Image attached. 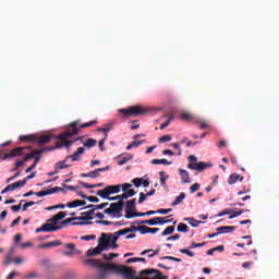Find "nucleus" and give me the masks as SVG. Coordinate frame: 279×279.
<instances>
[{
    "instance_id": "obj_1",
    "label": "nucleus",
    "mask_w": 279,
    "mask_h": 279,
    "mask_svg": "<svg viewBox=\"0 0 279 279\" xmlns=\"http://www.w3.org/2000/svg\"><path fill=\"white\" fill-rule=\"evenodd\" d=\"M84 263L86 265H89V267H94V269H97L99 272L95 276V279H108V274L112 271L113 274H120L123 276V278L126 279H151V278H143V276H151V274H155L153 279H169L167 276H162V271L158 269H144L138 272V276L136 277V270H134L130 266L125 265H117L114 263H104L100 259L95 258H88L84 259Z\"/></svg>"
},
{
    "instance_id": "obj_2",
    "label": "nucleus",
    "mask_w": 279,
    "mask_h": 279,
    "mask_svg": "<svg viewBox=\"0 0 279 279\" xmlns=\"http://www.w3.org/2000/svg\"><path fill=\"white\" fill-rule=\"evenodd\" d=\"M123 194L117 196H110L109 202H119L111 203L110 207L105 209V215L113 216L116 219H121L123 217V206H125V202L123 199H130V197H134L136 195V191L132 189V184L123 183L122 184Z\"/></svg>"
},
{
    "instance_id": "obj_3",
    "label": "nucleus",
    "mask_w": 279,
    "mask_h": 279,
    "mask_svg": "<svg viewBox=\"0 0 279 279\" xmlns=\"http://www.w3.org/2000/svg\"><path fill=\"white\" fill-rule=\"evenodd\" d=\"M77 125H80V121H74V122L70 123L66 131L61 133L60 135H57L56 138L58 141H64V138H71V137L75 136L76 134H80V130H82V129L77 128Z\"/></svg>"
},
{
    "instance_id": "obj_4",
    "label": "nucleus",
    "mask_w": 279,
    "mask_h": 279,
    "mask_svg": "<svg viewBox=\"0 0 279 279\" xmlns=\"http://www.w3.org/2000/svg\"><path fill=\"white\" fill-rule=\"evenodd\" d=\"M120 114H125V117H141L147 114V109L141 106H133L128 109H119Z\"/></svg>"
},
{
    "instance_id": "obj_5",
    "label": "nucleus",
    "mask_w": 279,
    "mask_h": 279,
    "mask_svg": "<svg viewBox=\"0 0 279 279\" xmlns=\"http://www.w3.org/2000/svg\"><path fill=\"white\" fill-rule=\"evenodd\" d=\"M189 160L191 162L187 165V169H192V171H204L211 167L210 163H206L204 161L197 162V157H195V155H190Z\"/></svg>"
},
{
    "instance_id": "obj_6",
    "label": "nucleus",
    "mask_w": 279,
    "mask_h": 279,
    "mask_svg": "<svg viewBox=\"0 0 279 279\" xmlns=\"http://www.w3.org/2000/svg\"><path fill=\"white\" fill-rule=\"evenodd\" d=\"M83 216L75 218L78 222H72V226H93V215H95V208L82 213Z\"/></svg>"
},
{
    "instance_id": "obj_7",
    "label": "nucleus",
    "mask_w": 279,
    "mask_h": 279,
    "mask_svg": "<svg viewBox=\"0 0 279 279\" xmlns=\"http://www.w3.org/2000/svg\"><path fill=\"white\" fill-rule=\"evenodd\" d=\"M24 149H32V146L28 147H17L10 150V153L4 154L1 158V160H8L10 158H19L24 155Z\"/></svg>"
},
{
    "instance_id": "obj_8",
    "label": "nucleus",
    "mask_w": 279,
    "mask_h": 279,
    "mask_svg": "<svg viewBox=\"0 0 279 279\" xmlns=\"http://www.w3.org/2000/svg\"><path fill=\"white\" fill-rule=\"evenodd\" d=\"M62 143L57 142L56 146L53 147H46V149H48V151H53V149H61V147H65V149H69L74 143H77V141H82V137H77L74 141H69L66 138L61 140Z\"/></svg>"
},
{
    "instance_id": "obj_9",
    "label": "nucleus",
    "mask_w": 279,
    "mask_h": 279,
    "mask_svg": "<svg viewBox=\"0 0 279 279\" xmlns=\"http://www.w3.org/2000/svg\"><path fill=\"white\" fill-rule=\"evenodd\" d=\"M134 208H136V198L126 202L124 215L125 219H132V215H134Z\"/></svg>"
},
{
    "instance_id": "obj_10",
    "label": "nucleus",
    "mask_w": 279,
    "mask_h": 279,
    "mask_svg": "<svg viewBox=\"0 0 279 279\" xmlns=\"http://www.w3.org/2000/svg\"><path fill=\"white\" fill-rule=\"evenodd\" d=\"M171 221H173V218L167 219L165 217H155L148 219V226H165V223H171Z\"/></svg>"
},
{
    "instance_id": "obj_11",
    "label": "nucleus",
    "mask_w": 279,
    "mask_h": 279,
    "mask_svg": "<svg viewBox=\"0 0 279 279\" xmlns=\"http://www.w3.org/2000/svg\"><path fill=\"white\" fill-rule=\"evenodd\" d=\"M64 217H66V211H59L52 218L48 219L47 223H49V226H53L54 228H60V226H58V221H61V219H64Z\"/></svg>"
},
{
    "instance_id": "obj_12",
    "label": "nucleus",
    "mask_w": 279,
    "mask_h": 279,
    "mask_svg": "<svg viewBox=\"0 0 279 279\" xmlns=\"http://www.w3.org/2000/svg\"><path fill=\"white\" fill-rule=\"evenodd\" d=\"M110 238H108V234L102 233L101 238L98 240V247L100 248V252H106V250H108Z\"/></svg>"
},
{
    "instance_id": "obj_13",
    "label": "nucleus",
    "mask_w": 279,
    "mask_h": 279,
    "mask_svg": "<svg viewBox=\"0 0 279 279\" xmlns=\"http://www.w3.org/2000/svg\"><path fill=\"white\" fill-rule=\"evenodd\" d=\"M57 230H62V227H54L53 225L46 222L40 228H37L35 232H57Z\"/></svg>"
},
{
    "instance_id": "obj_14",
    "label": "nucleus",
    "mask_w": 279,
    "mask_h": 279,
    "mask_svg": "<svg viewBox=\"0 0 279 279\" xmlns=\"http://www.w3.org/2000/svg\"><path fill=\"white\" fill-rule=\"evenodd\" d=\"M84 151H86V148L78 147L77 150L75 153H73V155L66 156V160L72 159V162H77L81 160L80 156H82V154H84Z\"/></svg>"
},
{
    "instance_id": "obj_15",
    "label": "nucleus",
    "mask_w": 279,
    "mask_h": 279,
    "mask_svg": "<svg viewBox=\"0 0 279 279\" xmlns=\"http://www.w3.org/2000/svg\"><path fill=\"white\" fill-rule=\"evenodd\" d=\"M56 137H57L56 135L46 134L37 137V141L35 142L38 143L39 145H47V143H50L51 140Z\"/></svg>"
},
{
    "instance_id": "obj_16",
    "label": "nucleus",
    "mask_w": 279,
    "mask_h": 279,
    "mask_svg": "<svg viewBox=\"0 0 279 279\" xmlns=\"http://www.w3.org/2000/svg\"><path fill=\"white\" fill-rule=\"evenodd\" d=\"M45 151H48L47 147L41 148V149H37L33 153H29L28 155H26L24 157V162H27L28 160H32V158H36V156H40V154H45Z\"/></svg>"
},
{
    "instance_id": "obj_17",
    "label": "nucleus",
    "mask_w": 279,
    "mask_h": 279,
    "mask_svg": "<svg viewBox=\"0 0 279 279\" xmlns=\"http://www.w3.org/2000/svg\"><path fill=\"white\" fill-rule=\"evenodd\" d=\"M102 171H110V166H106L104 168H98L97 170L89 171V178L95 180L99 178V175H101L100 172Z\"/></svg>"
},
{
    "instance_id": "obj_18",
    "label": "nucleus",
    "mask_w": 279,
    "mask_h": 279,
    "mask_svg": "<svg viewBox=\"0 0 279 279\" xmlns=\"http://www.w3.org/2000/svg\"><path fill=\"white\" fill-rule=\"evenodd\" d=\"M122 185H108L106 186L107 195H113L114 193H121Z\"/></svg>"
},
{
    "instance_id": "obj_19",
    "label": "nucleus",
    "mask_w": 279,
    "mask_h": 279,
    "mask_svg": "<svg viewBox=\"0 0 279 279\" xmlns=\"http://www.w3.org/2000/svg\"><path fill=\"white\" fill-rule=\"evenodd\" d=\"M26 180L17 181L15 183L7 185V191H14L15 189H22V186H25Z\"/></svg>"
},
{
    "instance_id": "obj_20",
    "label": "nucleus",
    "mask_w": 279,
    "mask_h": 279,
    "mask_svg": "<svg viewBox=\"0 0 279 279\" xmlns=\"http://www.w3.org/2000/svg\"><path fill=\"white\" fill-rule=\"evenodd\" d=\"M179 173H180V175H181L182 182H183L184 184H190V182H191V177L189 175V171H186V170L180 168V169H179Z\"/></svg>"
},
{
    "instance_id": "obj_21",
    "label": "nucleus",
    "mask_w": 279,
    "mask_h": 279,
    "mask_svg": "<svg viewBox=\"0 0 279 279\" xmlns=\"http://www.w3.org/2000/svg\"><path fill=\"white\" fill-rule=\"evenodd\" d=\"M14 254V246H12L9 251V253L7 255H4V260L2 262V264L4 265V267H8V265H10L12 263V256Z\"/></svg>"
},
{
    "instance_id": "obj_22",
    "label": "nucleus",
    "mask_w": 279,
    "mask_h": 279,
    "mask_svg": "<svg viewBox=\"0 0 279 279\" xmlns=\"http://www.w3.org/2000/svg\"><path fill=\"white\" fill-rule=\"evenodd\" d=\"M68 160L69 159H66V157H65L64 160L59 161V162L56 163V166H54L56 173H58L59 171H62V169H69V167H71V165H66Z\"/></svg>"
},
{
    "instance_id": "obj_23",
    "label": "nucleus",
    "mask_w": 279,
    "mask_h": 279,
    "mask_svg": "<svg viewBox=\"0 0 279 279\" xmlns=\"http://www.w3.org/2000/svg\"><path fill=\"white\" fill-rule=\"evenodd\" d=\"M243 182L244 178L241 177V174H236V173H233V174H230L229 179H228V184L232 185V184H236V182Z\"/></svg>"
},
{
    "instance_id": "obj_24",
    "label": "nucleus",
    "mask_w": 279,
    "mask_h": 279,
    "mask_svg": "<svg viewBox=\"0 0 279 279\" xmlns=\"http://www.w3.org/2000/svg\"><path fill=\"white\" fill-rule=\"evenodd\" d=\"M236 227H219L217 228V231L219 232V234H228L230 232H234Z\"/></svg>"
},
{
    "instance_id": "obj_25",
    "label": "nucleus",
    "mask_w": 279,
    "mask_h": 279,
    "mask_svg": "<svg viewBox=\"0 0 279 279\" xmlns=\"http://www.w3.org/2000/svg\"><path fill=\"white\" fill-rule=\"evenodd\" d=\"M20 141L24 142V143H32L34 141H37V136L34 134H29V135H21L20 136Z\"/></svg>"
},
{
    "instance_id": "obj_26",
    "label": "nucleus",
    "mask_w": 279,
    "mask_h": 279,
    "mask_svg": "<svg viewBox=\"0 0 279 279\" xmlns=\"http://www.w3.org/2000/svg\"><path fill=\"white\" fill-rule=\"evenodd\" d=\"M185 198L186 194L184 192H181L180 195L177 196L175 199L172 202L171 206H178L179 204H182Z\"/></svg>"
},
{
    "instance_id": "obj_27",
    "label": "nucleus",
    "mask_w": 279,
    "mask_h": 279,
    "mask_svg": "<svg viewBox=\"0 0 279 279\" xmlns=\"http://www.w3.org/2000/svg\"><path fill=\"white\" fill-rule=\"evenodd\" d=\"M112 123H107L105 124V128H99L98 132H104L105 133V138H108V132L112 131Z\"/></svg>"
},
{
    "instance_id": "obj_28",
    "label": "nucleus",
    "mask_w": 279,
    "mask_h": 279,
    "mask_svg": "<svg viewBox=\"0 0 279 279\" xmlns=\"http://www.w3.org/2000/svg\"><path fill=\"white\" fill-rule=\"evenodd\" d=\"M130 160H134V155H126L122 157V159L118 161V165L119 167H123V165H126V162H130Z\"/></svg>"
},
{
    "instance_id": "obj_29",
    "label": "nucleus",
    "mask_w": 279,
    "mask_h": 279,
    "mask_svg": "<svg viewBox=\"0 0 279 279\" xmlns=\"http://www.w3.org/2000/svg\"><path fill=\"white\" fill-rule=\"evenodd\" d=\"M193 122L197 123L201 130H207V128H209L208 122H206V120L194 119Z\"/></svg>"
},
{
    "instance_id": "obj_30",
    "label": "nucleus",
    "mask_w": 279,
    "mask_h": 279,
    "mask_svg": "<svg viewBox=\"0 0 279 279\" xmlns=\"http://www.w3.org/2000/svg\"><path fill=\"white\" fill-rule=\"evenodd\" d=\"M144 142H145V140H142V141L135 140L126 146V150L130 151V149H134V147H141V145H143Z\"/></svg>"
},
{
    "instance_id": "obj_31",
    "label": "nucleus",
    "mask_w": 279,
    "mask_h": 279,
    "mask_svg": "<svg viewBox=\"0 0 279 279\" xmlns=\"http://www.w3.org/2000/svg\"><path fill=\"white\" fill-rule=\"evenodd\" d=\"M101 248L99 246H96L94 248H89L86 253L87 256H97V254H101Z\"/></svg>"
},
{
    "instance_id": "obj_32",
    "label": "nucleus",
    "mask_w": 279,
    "mask_h": 279,
    "mask_svg": "<svg viewBox=\"0 0 279 279\" xmlns=\"http://www.w3.org/2000/svg\"><path fill=\"white\" fill-rule=\"evenodd\" d=\"M73 221H80V219L77 217L68 218L61 222V226H59V228H66V226H69V223Z\"/></svg>"
},
{
    "instance_id": "obj_33",
    "label": "nucleus",
    "mask_w": 279,
    "mask_h": 279,
    "mask_svg": "<svg viewBox=\"0 0 279 279\" xmlns=\"http://www.w3.org/2000/svg\"><path fill=\"white\" fill-rule=\"evenodd\" d=\"M151 165H173V161H168L167 159H153Z\"/></svg>"
},
{
    "instance_id": "obj_34",
    "label": "nucleus",
    "mask_w": 279,
    "mask_h": 279,
    "mask_svg": "<svg viewBox=\"0 0 279 279\" xmlns=\"http://www.w3.org/2000/svg\"><path fill=\"white\" fill-rule=\"evenodd\" d=\"M96 195H98V197H101L102 199H109L110 201V195L108 194V192L106 191V187L104 190H99Z\"/></svg>"
},
{
    "instance_id": "obj_35",
    "label": "nucleus",
    "mask_w": 279,
    "mask_h": 279,
    "mask_svg": "<svg viewBox=\"0 0 279 279\" xmlns=\"http://www.w3.org/2000/svg\"><path fill=\"white\" fill-rule=\"evenodd\" d=\"M233 214L229 216V219H235V217H241L243 213H250V209H240L238 211H232Z\"/></svg>"
},
{
    "instance_id": "obj_36",
    "label": "nucleus",
    "mask_w": 279,
    "mask_h": 279,
    "mask_svg": "<svg viewBox=\"0 0 279 279\" xmlns=\"http://www.w3.org/2000/svg\"><path fill=\"white\" fill-rule=\"evenodd\" d=\"M175 232V227L170 226L165 229V231L161 233V236H169V234H173Z\"/></svg>"
},
{
    "instance_id": "obj_37",
    "label": "nucleus",
    "mask_w": 279,
    "mask_h": 279,
    "mask_svg": "<svg viewBox=\"0 0 279 279\" xmlns=\"http://www.w3.org/2000/svg\"><path fill=\"white\" fill-rule=\"evenodd\" d=\"M181 119L182 121H193V114L186 111H181Z\"/></svg>"
},
{
    "instance_id": "obj_38",
    "label": "nucleus",
    "mask_w": 279,
    "mask_h": 279,
    "mask_svg": "<svg viewBox=\"0 0 279 279\" xmlns=\"http://www.w3.org/2000/svg\"><path fill=\"white\" fill-rule=\"evenodd\" d=\"M97 145V140L95 138H87L86 142L84 143V147H95Z\"/></svg>"
},
{
    "instance_id": "obj_39",
    "label": "nucleus",
    "mask_w": 279,
    "mask_h": 279,
    "mask_svg": "<svg viewBox=\"0 0 279 279\" xmlns=\"http://www.w3.org/2000/svg\"><path fill=\"white\" fill-rule=\"evenodd\" d=\"M131 263H145V257H132L126 259V265H130Z\"/></svg>"
},
{
    "instance_id": "obj_40",
    "label": "nucleus",
    "mask_w": 279,
    "mask_h": 279,
    "mask_svg": "<svg viewBox=\"0 0 279 279\" xmlns=\"http://www.w3.org/2000/svg\"><path fill=\"white\" fill-rule=\"evenodd\" d=\"M183 221H192L190 222V226H192V228H197L199 223H204L203 221H197L194 218H184Z\"/></svg>"
},
{
    "instance_id": "obj_41",
    "label": "nucleus",
    "mask_w": 279,
    "mask_h": 279,
    "mask_svg": "<svg viewBox=\"0 0 279 279\" xmlns=\"http://www.w3.org/2000/svg\"><path fill=\"white\" fill-rule=\"evenodd\" d=\"M177 230H178V232L186 233V232H189V226H186V223H184V222H181L178 225Z\"/></svg>"
},
{
    "instance_id": "obj_42",
    "label": "nucleus",
    "mask_w": 279,
    "mask_h": 279,
    "mask_svg": "<svg viewBox=\"0 0 279 279\" xmlns=\"http://www.w3.org/2000/svg\"><path fill=\"white\" fill-rule=\"evenodd\" d=\"M93 125H97V121L96 120H92L89 122L81 124L80 125V130H84L86 128H93Z\"/></svg>"
},
{
    "instance_id": "obj_43",
    "label": "nucleus",
    "mask_w": 279,
    "mask_h": 279,
    "mask_svg": "<svg viewBox=\"0 0 279 279\" xmlns=\"http://www.w3.org/2000/svg\"><path fill=\"white\" fill-rule=\"evenodd\" d=\"M131 182L136 189H141V186H143V178H135Z\"/></svg>"
},
{
    "instance_id": "obj_44",
    "label": "nucleus",
    "mask_w": 279,
    "mask_h": 279,
    "mask_svg": "<svg viewBox=\"0 0 279 279\" xmlns=\"http://www.w3.org/2000/svg\"><path fill=\"white\" fill-rule=\"evenodd\" d=\"M41 265L47 269V271H49V269H51V267H53L51 265V262L49 260V258L41 259Z\"/></svg>"
},
{
    "instance_id": "obj_45",
    "label": "nucleus",
    "mask_w": 279,
    "mask_h": 279,
    "mask_svg": "<svg viewBox=\"0 0 279 279\" xmlns=\"http://www.w3.org/2000/svg\"><path fill=\"white\" fill-rule=\"evenodd\" d=\"M102 258H105V260H112L113 258H119V254L117 253H109V255L104 254Z\"/></svg>"
},
{
    "instance_id": "obj_46",
    "label": "nucleus",
    "mask_w": 279,
    "mask_h": 279,
    "mask_svg": "<svg viewBox=\"0 0 279 279\" xmlns=\"http://www.w3.org/2000/svg\"><path fill=\"white\" fill-rule=\"evenodd\" d=\"M68 208H77L80 207V199H75V201H72V202H69L66 204Z\"/></svg>"
},
{
    "instance_id": "obj_47",
    "label": "nucleus",
    "mask_w": 279,
    "mask_h": 279,
    "mask_svg": "<svg viewBox=\"0 0 279 279\" xmlns=\"http://www.w3.org/2000/svg\"><path fill=\"white\" fill-rule=\"evenodd\" d=\"M60 191H64V189H62V187H58V186H54V187L48 189V193H49V195H53V194H56V193H60Z\"/></svg>"
},
{
    "instance_id": "obj_48",
    "label": "nucleus",
    "mask_w": 279,
    "mask_h": 279,
    "mask_svg": "<svg viewBox=\"0 0 279 279\" xmlns=\"http://www.w3.org/2000/svg\"><path fill=\"white\" fill-rule=\"evenodd\" d=\"M148 230H149V227L147 226L137 227V231L141 232L142 234H148Z\"/></svg>"
},
{
    "instance_id": "obj_49",
    "label": "nucleus",
    "mask_w": 279,
    "mask_h": 279,
    "mask_svg": "<svg viewBox=\"0 0 279 279\" xmlns=\"http://www.w3.org/2000/svg\"><path fill=\"white\" fill-rule=\"evenodd\" d=\"M172 210H173L172 208H168V209L160 208L157 210V215H169V213H171Z\"/></svg>"
},
{
    "instance_id": "obj_50",
    "label": "nucleus",
    "mask_w": 279,
    "mask_h": 279,
    "mask_svg": "<svg viewBox=\"0 0 279 279\" xmlns=\"http://www.w3.org/2000/svg\"><path fill=\"white\" fill-rule=\"evenodd\" d=\"M180 253L181 254H186V256H190L191 258H193V256H195V253L189 251L187 248H181Z\"/></svg>"
},
{
    "instance_id": "obj_51",
    "label": "nucleus",
    "mask_w": 279,
    "mask_h": 279,
    "mask_svg": "<svg viewBox=\"0 0 279 279\" xmlns=\"http://www.w3.org/2000/svg\"><path fill=\"white\" fill-rule=\"evenodd\" d=\"M81 239H82V241H95L97 239V235H95V234L84 235Z\"/></svg>"
},
{
    "instance_id": "obj_52",
    "label": "nucleus",
    "mask_w": 279,
    "mask_h": 279,
    "mask_svg": "<svg viewBox=\"0 0 279 279\" xmlns=\"http://www.w3.org/2000/svg\"><path fill=\"white\" fill-rule=\"evenodd\" d=\"M161 259L173 260L174 263H182V259L173 256H165V257H161Z\"/></svg>"
},
{
    "instance_id": "obj_53",
    "label": "nucleus",
    "mask_w": 279,
    "mask_h": 279,
    "mask_svg": "<svg viewBox=\"0 0 279 279\" xmlns=\"http://www.w3.org/2000/svg\"><path fill=\"white\" fill-rule=\"evenodd\" d=\"M35 195H36L37 197H45V196L49 195V190L35 192Z\"/></svg>"
},
{
    "instance_id": "obj_54",
    "label": "nucleus",
    "mask_w": 279,
    "mask_h": 279,
    "mask_svg": "<svg viewBox=\"0 0 279 279\" xmlns=\"http://www.w3.org/2000/svg\"><path fill=\"white\" fill-rule=\"evenodd\" d=\"M96 223L100 226H113L114 222L109 221V220H97Z\"/></svg>"
},
{
    "instance_id": "obj_55",
    "label": "nucleus",
    "mask_w": 279,
    "mask_h": 279,
    "mask_svg": "<svg viewBox=\"0 0 279 279\" xmlns=\"http://www.w3.org/2000/svg\"><path fill=\"white\" fill-rule=\"evenodd\" d=\"M29 206H36V202H34V201L27 202L26 204H24L22 206V210L23 211L27 210V208H29Z\"/></svg>"
},
{
    "instance_id": "obj_56",
    "label": "nucleus",
    "mask_w": 279,
    "mask_h": 279,
    "mask_svg": "<svg viewBox=\"0 0 279 279\" xmlns=\"http://www.w3.org/2000/svg\"><path fill=\"white\" fill-rule=\"evenodd\" d=\"M23 202L24 201H21L19 205L11 206L12 213H19V210H21V206H22Z\"/></svg>"
},
{
    "instance_id": "obj_57",
    "label": "nucleus",
    "mask_w": 279,
    "mask_h": 279,
    "mask_svg": "<svg viewBox=\"0 0 279 279\" xmlns=\"http://www.w3.org/2000/svg\"><path fill=\"white\" fill-rule=\"evenodd\" d=\"M171 141V135H163L159 137V143H169Z\"/></svg>"
},
{
    "instance_id": "obj_58",
    "label": "nucleus",
    "mask_w": 279,
    "mask_h": 279,
    "mask_svg": "<svg viewBox=\"0 0 279 279\" xmlns=\"http://www.w3.org/2000/svg\"><path fill=\"white\" fill-rule=\"evenodd\" d=\"M143 202H147V194L141 192L140 198H138V204H143Z\"/></svg>"
},
{
    "instance_id": "obj_59",
    "label": "nucleus",
    "mask_w": 279,
    "mask_h": 279,
    "mask_svg": "<svg viewBox=\"0 0 279 279\" xmlns=\"http://www.w3.org/2000/svg\"><path fill=\"white\" fill-rule=\"evenodd\" d=\"M110 203H101L100 205H96L94 210H104Z\"/></svg>"
},
{
    "instance_id": "obj_60",
    "label": "nucleus",
    "mask_w": 279,
    "mask_h": 279,
    "mask_svg": "<svg viewBox=\"0 0 279 279\" xmlns=\"http://www.w3.org/2000/svg\"><path fill=\"white\" fill-rule=\"evenodd\" d=\"M204 245H206V242H203V243L192 242L190 247H191V250H195V247H204Z\"/></svg>"
},
{
    "instance_id": "obj_61",
    "label": "nucleus",
    "mask_w": 279,
    "mask_h": 279,
    "mask_svg": "<svg viewBox=\"0 0 279 279\" xmlns=\"http://www.w3.org/2000/svg\"><path fill=\"white\" fill-rule=\"evenodd\" d=\"M199 183H194L190 187V193H196V191L199 189Z\"/></svg>"
},
{
    "instance_id": "obj_62",
    "label": "nucleus",
    "mask_w": 279,
    "mask_h": 279,
    "mask_svg": "<svg viewBox=\"0 0 279 279\" xmlns=\"http://www.w3.org/2000/svg\"><path fill=\"white\" fill-rule=\"evenodd\" d=\"M226 215H232V209H223L217 217H223Z\"/></svg>"
},
{
    "instance_id": "obj_63",
    "label": "nucleus",
    "mask_w": 279,
    "mask_h": 279,
    "mask_svg": "<svg viewBox=\"0 0 279 279\" xmlns=\"http://www.w3.org/2000/svg\"><path fill=\"white\" fill-rule=\"evenodd\" d=\"M126 233L130 234L131 232H138V227L131 226L130 228H125Z\"/></svg>"
},
{
    "instance_id": "obj_64",
    "label": "nucleus",
    "mask_w": 279,
    "mask_h": 279,
    "mask_svg": "<svg viewBox=\"0 0 279 279\" xmlns=\"http://www.w3.org/2000/svg\"><path fill=\"white\" fill-rule=\"evenodd\" d=\"M80 184L83 186V189H95V184H89L85 182H81Z\"/></svg>"
}]
</instances>
